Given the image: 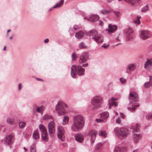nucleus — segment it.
Returning a JSON list of instances; mask_svg holds the SVG:
<instances>
[{"mask_svg": "<svg viewBox=\"0 0 152 152\" xmlns=\"http://www.w3.org/2000/svg\"><path fill=\"white\" fill-rule=\"evenodd\" d=\"M84 118L82 116L80 115H75L73 117L71 129L73 131H79L84 126Z\"/></svg>", "mask_w": 152, "mask_h": 152, "instance_id": "nucleus-1", "label": "nucleus"}, {"mask_svg": "<svg viewBox=\"0 0 152 152\" xmlns=\"http://www.w3.org/2000/svg\"><path fill=\"white\" fill-rule=\"evenodd\" d=\"M85 69L80 65L77 67L75 65H72L71 67V75L73 78H75L76 76L75 71L79 75H83L84 74Z\"/></svg>", "mask_w": 152, "mask_h": 152, "instance_id": "nucleus-2", "label": "nucleus"}, {"mask_svg": "<svg viewBox=\"0 0 152 152\" xmlns=\"http://www.w3.org/2000/svg\"><path fill=\"white\" fill-rule=\"evenodd\" d=\"M129 95V99L130 100V102L132 104V107H128V109L130 111H133L137 107L139 106V104L137 103H136L135 104L132 103L134 102H136L138 101V96L137 94L136 93L132 94L131 92L130 93Z\"/></svg>", "mask_w": 152, "mask_h": 152, "instance_id": "nucleus-3", "label": "nucleus"}, {"mask_svg": "<svg viewBox=\"0 0 152 152\" xmlns=\"http://www.w3.org/2000/svg\"><path fill=\"white\" fill-rule=\"evenodd\" d=\"M114 131L115 135L121 139L126 138L129 134L127 130L123 127H116L114 129Z\"/></svg>", "mask_w": 152, "mask_h": 152, "instance_id": "nucleus-4", "label": "nucleus"}, {"mask_svg": "<svg viewBox=\"0 0 152 152\" xmlns=\"http://www.w3.org/2000/svg\"><path fill=\"white\" fill-rule=\"evenodd\" d=\"M131 128L133 129V139L134 141L135 142H137L142 138V134L139 132V125L138 123H137L135 126H132Z\"/></svg>", "mask_w": 152, "mask_h": 152, "instance_id": "nucleus-5", "label": "nucleus"}, {"mask_svg": "<svg viewBox=\"0 0 152 152\" xmlns=\"http://www.w3.org/2000/svg\"><path fill=\"white\" fill-rule=\"evenodd\" d=\"M67 107V105L64 102H58L56 106V110L58 111V116H62L66 114L64 109Z\"/></svg>", "mask_w": 152, "mask_h": 152, "instance_id": "nucleus-6", "label": "nucleus"}, {"mask_svg": "<svg viewBox=\"0 0 152 152\" xmlns=\"http://www.w3.org/2000/svg\"><path fill=\"white\" fill-rule=\"evenodd\" d=\"M102 102V99L101 97L96 96L94 97L91 101V104L93 106L92 110H96L99 108Z\"/></svg>", "mask_w": 152, "mask_h": 152, "instance_id": "nucleus-7", "label": "nucleus"}, {"mask_svg": "<svg viewBox=\"0 0 152 152\" xmlns=\"http://www.w3.org/2000/svg\"><path fill=\"white\" fill-rule=\"evenodd\" d=\"M65 131L64 128L59 126L57 128V136L58 138L62 141L65 140Z\"/></svg>", "mask_w": 152, "mask_h": 152, "instance_id": "nucleus-8", "label": "nucleus"}, {"mask_svg": "<svg viewBox=\"0 0 152 152\" xmlns=\"http://www.w3.org/2000/svg\"><path fill=\"white\" fill-rule=\"evenodd\" d=\"M48 128L49 135L51 137H53L55 131V123L53 121H50L48 123Z\"/></svg>", "mask_w": 152, "mask_h": 152, "instance_id": "nucleus-9", "label": "nucleus"}, {"mask_svg": "<svg viewBox=\"0 0 152 152\" xmlns=\"http://www.w3.org/2000/svg\"><path fill=\"white\" fill-rule=\"evenodd\" d=\"M152 36V34L147 30L142 31L140 34V37L142 39L145 40Z\"/></svg>", "mask_w": 152, "mask_h": 152, "instance_id": "nucleus-10", "label": "nucleus"}, {"mask_svg": "<svg viewBox=\"0 0 152 152\" xmlns=\"http://www.w3.org/2000/svg\"><path fill=\"white\" fill-rule=\"evenodd\" d=\"M88 58V53L86 52H83L80 56L79 63L80 64H82L85 63Z\"/></svg>", "mask_w": 152, "mask_h": 152, "instance_id": "nucleus-11", "label": "nucleus"}, {"mask_svg": "<svg viewBox=\"0 0 152 152\" xmlns=\"http://www.w3.org/2000/svg\"><path fill=\"white\" fill-rule=\"evenodd\" d=\"M117 100L118 99L113 97L108 100V106L109 109H111V106H116L118 105V103L115 101Z\"/></svg>", "mask_w": 152, "mask_h": 152, "instance_id": "nucleus-12", "label": "nucleus"}, {"mask_svg": "<svg viewBox=\"0 0 152 152\" xmlns=\"http://www.w3.org/2000/svg\"><path fill=\"white\" fill-rule=\"evenodd\" d=\"M96 132L94 130L90 131L88 133V135L91 137L90 140L91 144L94 143L96 139Z\"/></svg>", "mask_w": 152, "mask_h": 152, "instance_id": "nucleus-13", "label": "nucleus"}, {"mask_svg": "<svg viewBox=\"0 0 152 152\" xmlns=\"http://www.w3.org/2000/svg\"><path fill=\"white\" fill-rule=\"evenodd\" d=\"M92 38L98 43H102L103 41V37L100 34H98L95 36H93Z\"/></svg>", "mask_w": 152, "mask_h": 152, "instance_id": "nucleus-14", "label": "nucleus"}, {"mask_svg": "<svg viewBox=\"0 0 152 152\" xmlns=\"http://www.w3.org/2000/svg\"><path fill=\"white\" fill-rule=\"evenodd\" d=\"M99 17L97 15H92L89 18H84V19L86 20L91 22H95L99 19Z\"/></svg>", "mask_w": 152, "mask_h": 152, "instance_id": "nucleus-15", "label": "nucleus"}, {"mask_svg": "<svg viewBox=\"0 0 152 152\" xmlns=\"http://www.w3.org/2000/svg\"><path fill=\"white\" fill-rule=\"evenodd\" d=\"M117 26L116 25H112L111 24H109L108 26V28L107 29L109 34H110L114 32L117 29Z\"/></svg>", "mask_w": 152, "mask_h": 152, "instance_id": "nucleus-16", "label": "nucleus"}, {"mask_svg": "<svg viewBox=\"0 0 152 152\" xmlns=\"http://www.w3.org/2000/svg\"><path fill=\"white\" fill-rule=\"evenodd\" d=\"M136 67V66L134 64H129L127 65L126 67V72L128 73H130L131 71L132 70H134Z\"/></svg>", "mask_w": 152, "mask_h": 152, "instance_id": "nucleus-17", "label": "nucleus"}, {"mask_svg": "<svg viewBox=\"0 0 152 152\" xmlns=\"http://www.w3.org/2000/svg\"><path fill=\"white\" fill-rule=\"evenodd\" d=\"M75 137L76 140L78 142H82L84 140L83 137L81 134H77Z\"/></svg>", "mask_w": 152, "mask_h": 152, "instance_id": "nucleus-18", "label": "nucleus"}, {"mask_svg": "<svg viewBox=\"0 0 152 152\" xmlns=\"http://www.w3.org/2000/svg\"><path fill=\"white\" fill-rule=\"evenodd\" d=\"M84 36V33L81 31H79L76 32L75 34L76 38L78 39H82L83 37Z\"/></svg>", "mask_w": 152, "mask_h": 152, "instance_id": "nucleus-19", "label": "nucleus"}, {"mask_svg": "<svg viewBox=\"0 0 152 152\" xmlns=\"http://www.w3.org/2000/svg\"><path fill=\"white\" fill-rule=\"evenodd\" d=\"M13 136L11 134H10L6 137V142L9 144H11L13 142Z\"/></svg>", "mask_w": 152, "mask_h": 152, "instance_id": "nucleus-20", "label": "nucleus"}, {"mask_svg": "<svg viewBox=\"0 0 152 152\" xmlns=\"http://www.w3.org/2000/svg\"><path fill=\"white\" fill-rule=\"evenodd\" d=\"M48 134L47 131L42 132V138L45 142H47L48 140Z\"/></svg>", "mask_w": 152, "mask_h": 152, "instance_id": "nucleus-21", "label": "nucleus"}, {"mask_svg": "<svg viewBox=\"0 0 152 152\" xmlns=\"http://www.w3.org/2000/svg\"><path fill=\"white\" fill-rule=\"evenodd\" d=\"M98 34L97 31L95 29H92L88 32L87 33V34L88 35L90 36L92 35L93 36L97 35Z\"/></svg>", "mask_w": 152, "mask_h": 152, "instance_id": "nucleus-22", "label": "nucleus"}, {"mask_svg": "<svg viewBox=\"0 0 152 152\" xmlns=\"http://www.w3.org/2000/svg\"><path fill=\"white\" fill-rule=\"evenodd\" d=\"M33 138L34 140H36L39 138V134L37 130H35L33 134Z\"/></svg>", "mask_w": 152, "mask_h": 152, "instance_id": "nucleus-23", "label": "nucleus"}, {"mask_svg": "<svg viewBox=\"0 0 152 152\" xmlns=\"http://www.w3.org/2000/svg\"><path fill=\"white\" fill-rule=\"evenodd\" d=\"M64 2V0H60L53 7V8H56L58 7H61L63 5Z\"/></svg>", "mask_w": 152, "mask_h": 152, "instance_id": "nucleus-24", "label": "nucleus"}, {"mask_svg": "<svg viewBox=\"0 0 152 152\" xmlns=\"http://www.w3.org/2000/svg\"><path fill=\"white\" fill-rule=\"evenodd\" d=\"M45 109V106L43 105H41L37 108V111L38 113H40L41 115H42L43 111Z\"/></svg>", "mask_w": 152, "mask_h": 152, "instance_id": "nucleus-25", "label": "nucleus"}, {"mask_svg": "<svg viewBox=\"0 0 152 152\" xmlns=\"http://www.w3.org/2000/svg\"><path fill=\"white\" fill-rule=\"evenodd\" d=\"M39 128L40 131L42 132H45L47 131V130L45 126L42 124H40L39 126Z\"/></svg>", "mask_w": 152, "mask_h": 152, "instance_id": "nucleus-26", "label": "nucleus"}, {"mask_svg": "<svg viewBox=\"0 0 152 152\" xmlns=\"http://www.w3.org/2000/svg\"><path fill=\"white\" fill-rule=\"evenodd\" d=\"M109 114L107 112H105L103 113L101 115V116L102 119H106L109 116Z\"/></svg>", "mask_w": 152, "mask_h": 152, "instance_id": "nucleus-27", "label": "nucleus"}, {"mask_svg": "<svg viewBox=\"0 0 152 152\" xmlns=\"http://www.w3.org/2000/svg\"><path fill=\"white\" fill-rule=\"evenodd\" d=\"M69 120V119L68 117L67 116H65L63 119L62 124L63 125H65L66 124H67L68 123Z\"/></svg>", "mask_w": 152, "mask_h": 152, "instance_id": "nucleus-28", "label": "nucleus"}, {"mask_svg": "<svg viewBox=\"0 0 152 152\" xmlns=\"http://www.w3.org/2000/svg\"><path fill=\"white\" fill-rule=\"evenodd\" d=\"M43 118L44 120H47L50 119H52V116L48 114H46L44 115Z\"/></svg>", "mask_w": 152, "mask_h": 152, "instance_id": "nucleus-29", "label": "nucleus"}, {"mask_svg": "<svg viewBox=\"0 0 152 152\" xmlns=\"http://www.w3.org/2000/svg\"><path fill=\"white\" fill-rule=\"evenodd\" d=\"M123 150L122 149L118 146L116 147L114 149V152H122Z\"/></svg>", "mask_w": 152, "mask_h": 152, "instance_id": "nucleus-30", "label": "nucleus"}, {"mask_svg": "<svg viewBox=\"0 0 152 152\" xmlns=\"http://www.w3.org/2000/svg\"><path fill=\"white\" fill-rule=\"evenodd\" d=\"M26 125V123L24 122H20L19 123V128L20 129L23 128Z\"/></svg>", "mask_w": 152, "mask_h": 152, "instance_id": "nucleus-31", "label": "nucleus"}, {"mask_svg": "<svg viewBox=\"0 0 152 152\" xmlns=\"http://www.w3.org/2000/svg\"><path fill=\"white\" fill-rule=\"evenodd\" d=\"M99 134L100 136L105 137L107 136V134L105 131H101L99 132Z\"/></svg>", "mask_w": 152, "mask_h": 152, "instance_id": "nucleus-32", "label": "nucleus"}, {"mask_svg": "<svg viewBox=\"0 0 152 152\" xmlns=\"http://www.w3.org/2000/svg\"><path fill=\"white\" fill-rule=\"evenodd\" d=\"M133 32V30L131 28H129L126 31V36H127V35H128V34H129V35H132Z\"/></svg>", "mask_w": 152, "mask_h": 152, "instance_id": "nucleus-33", "label": "nucleus"}, {"mask_svg": "<svg viewBox=\"0 0 152 152\" xmlns=\"http://www.w3.org/2000/svg\"><path fill=\"white\" fill-rule=\"evenodd\" d=\"M148 5H146L143 7L141 9V12H145L148 11Z\"/></svg>", "mask_w": 152, "mask_h": 152, "instance_id": "nucleus-34", "label": "nucleus"}, {"mask_svg": "<svg viewBox=\"0 0 152 152\" xmlns=\"http://www.w3.org/2000/svg\"><path fill=\"white\" fill-rule=\"evenodd\" d=\"M30 152H36V147L34 145H32L31 146L30 149Z\"/></svg>", "mask_w": 152, "mask_h": 152, "instance_id": "nucleus-35", "label": "nucleus"}, {"mask_svg": "<svg viewBox=\"0 0 152 152\" xmlns=\"http://www.w3.org/2000/svg\"><path fill=\"white\" fill-rule=\"evenodd\" d=\"M7 122L10 124H12L14 123V120L12 118H8L7 120Z\"/></svg>", "mask_w": 152, "mask_h": 152, "instance_id": "nucleus-36", "label": "nucleus"}, {"mask_svg": "<svg viewBox=\"0 0 152 152\" xmlns=\"http://www.w3.org/2000/svg\"><path fill=\"white\" fill-rule=\"evenodd\" d=\"M111 11L110 10H102L100 12L101 14H106L108 13Z\"/></svg>", "mask_w": 152, "mask_h": 152, "instance_id": "nucleus-37", "label": "nucleus"}, {"mask_svg": "<svg viewBox=\"0 0 152 152\" xmlns=\"http://www.w3.org/2000/svg\"><path fill=\"white\" fill-rule=\"evenodd\" d=\"M144 87L145 88H148L150 87L151 86V85L149 82H145L144 84Z\"/></svg>", "mask_w": 152, "mask_h": 152, "instance_id": "nucleus-38", "label": "nucleus"}, {"mask_svg": "<svg viewBox=\"0 0 152 152\" xmlns=\"http://www.w3.org/2000/svg\"><path fill=\"white\" fill-rule=\"evenodd\" d=\"M133 38L132 35H130L128 34V35L126 36V40L127 41H129L132 39Z\"/></svg>", "mask_w": 152, "mask_h": 152, "instance_id": "nucleus-39", "label": "nucleus"}, {"mask_svg": "<svg viewBox=\"0 0 152 152\" xmlns=\"http://www.w3.org/2000/svg\"><path fill=\"white\" fill-rule=\"evenodd\" d=\"M79 47L81 49L84 48L86 47V46L84 43L83 42H82L79 44Z\"/></svg>", "mask_w": 152, "mask_h": 152, "instance_id": "nucleus-40", "label": "nucleus"}, {"mask_svg": "<svg viewBox=\"0 0 152 152\" xmlns=\"http://www.w3.org/2000/svg\"><path fill=\"white\" fill-rule=\"evenodd\" d=\"M146 118L148 120L152 119V113H149L147 114L146 116Z\"/></svg>", "mask_w": 152, "mask_h": 152, "instance_id": "nucleus-41", "label": "nucleus"}, {"mask_svg": "<svg viewBox=\"0 0 152 152\" xmlns=\"http://www.w3.org/2000/svg\"><path fill=\"white\" fill-rule=\"evenodd\" d=\"M150 65L151 66V60H149V61H147L146 62L145 64L144 68H146L149 65Z\"/></svg>", "mask_w": 152, "mask_h": 152, "instance_id": "nucleus-42", "label": "nucleus"}, {"mask_svg": "<svg viewBox=\"0 0 152 152\" xmlns=\"http://www.w3.org/2000/svg\"><path fill=\"white\" fill-rule=\"evenodd\" d=\"M73 28L74 30H76L80 29L81 27L79 25H75L74 26Z\"/></svg>", "mask_w": 152, "mask_h": 152, "instance_id": "nucleus-43", "label": "nucleus"}, {"mask_svg": "<svg viewBox=\"0 0 152 152\" xmlns=\"http://www.w3.org/2000/svg\"><path fill=\"white\" fill-rule=\"evenodd\" d=\"M120 81L121 83L124 84L126 83V79L121 77L120 79Z\"/></svg>", "mask_w": 152, "mask_h": 152, "instance_id": "nucleus-44", "label": "nucleus"}, {"mask_svg": "<svg viewBox=\"0 0 152 152\" xmlns=\"http://www.w3.org/2000/svg\"><path fill=\"white\" fill-rule=\"evenodd\" d=\"M72 60L73 61H75L76 59L77 56L74 53H73L72 55Z\"/></svg>", "mask_w": 152, "mask_h": 152, "instance_id": "nucleus-45", "label": "nucleus"}, {"mask_svg": "<svg viewBox=\"0 0 152 152\" xmlns=\"http://www.w3.org/2000/svg\"><path fill=\"white\" fill-rule=\"evenodd\" d=\"M140 18V17H137V20H134V23L136 24H139L140 23V22L139 20V19Z\"/></svg>", "mask_w": 152, "mask_h": 152, "instance_id": "nucleus-46", "label": "nucleus"}, {"mask_svg": "<svg viewBox=\"0 0 152 152\" xmlns=\"http://www.w3.org/2000/svg\"><path fill=\"white\" fill-rule=\"evenodd\" d=\"M149 77H150V79L149 80V82L150 83L151 86H152V78L151 77V76H149Z\"/></svg>", "mask_w": 152, "mask_h": 152, "instance_id": "nucleus-47", "label": "nucleus"}, {"mask_svg": "<svg viewBox=\"0 0 152 152\" xmlns=\"http://www.w3.org/2000/svg\"><path fill=\"white\" fill-rule=\"evenodd\" d=\"M121 122V120L119 118H118L116 120V123H117L118 124H120V123Z\"/></svg>", "mask_w": 152, "mask_h": 152, "instance_id": "nucleus-48", "label": "nucleus"}, {"mask_svg": "<svg viewBox=\"0 0 152 152\" xmlns=\"http://www.w3.org/2000/svg\"><path fill=\"white\" fill-rule=\"evenodd\" d=\"M88 63H86V64H83L81 66H82V67H86L88 66Z\"/></svg>", "mask_w": 152, "mask_h": 152, "instance_id": "nucleus-49", "label": "nucleus"}, {"mask_svg": "<svg viewBox=\"0 0 152 152\" xmlns=\"http://www.w3.org/2000/svg\"><path fill=\"white\" fill-rule=\"evenodd\" d=\"M96 121H97L98 122H101L102 121H103V120L102 119H96Z\"/></svg>", "mask_w": 152, "mask_h": 152, "instance_id": "nucleus-50", "label": "nucleus"}, {"mask_svg": "<svg viewBox=\"0 0 152 152\" xmlns=\"http://www.w3.org/2000/svg\"><path fill=\"white\" fill-rule=\"evenodd\" d=\"M108 46V45H107L105 44H103L102 45V47L105 48H106Z\"/></svg>", "mask_w": 152, "mask_h": 152, "instance_id": "nucleus-51", "label": "nucleus"}, {"mask_svg": "<svg viewBox=\"0 0 152 152\" xmlns=\"http://www.w3.org/2000/svg\"><path fill=\"white\" fill-rule=\"evenodd\" d=\"M114 12L115 13V14L117 16H118L119 15V12L118 11L116 12L115 11H114Z\"/></svg>", "mask_w": 152, "mask_h": 152, "instance_id": "nucleus-52", "label": "nucleus"}, {"mask_svg": "<svg viewBox=\"0 0 152 152\" xmlns=\"http://www.w3.org/2000/svg\"><path fill=\"white\" fill-rule=\"evenodd\" d=\"M49 41V39L48 38H47L44 40V42L45 43H47Z\"/></svg>", "mask_w": 152, "mask_h": 152, "instance_id": "nucleus-53", "label": "nucleus"}, {"mask_svg": "<svg viewBox=\"0 0 152 152\" xmlns=\"http://www.w3.org/2000/svg\"><path fill=\"white\" fill-rule=\"evenodd\" d=\"M120 115L122 118H125V116L122 113H120Z\"/></svg>", "mask_w": 152, "mask_h": 152, "instance_id": "nucleus-54", "label": "nucleus"}, {"mask_svg": "<svg viewBox=\"0 0 152 152\" xmlns=\"http://www.w3.org/2000/svg\"><path fill=\"white\" fill-rule=\"evenodd\" d=\"M25 137L26 138H27L29 137V135L27 133H26L25 134Z\"/></svg>", "mask_w": 152, "mask_h": 152, "instance_id": "nucleus-55", "label": "nucleus"}, {"mask_svg": "<svg viewBox=\"0 0 152 152\" xmlns=\"http://www.w3.org/2000/svg\"><path fill=\"white\" fill-rule=\"evenodd\" d=\"M21 83H20L19 85V87H18V89L19 90H20L21 89Z\"/></svg>", "mask_w": 152, "mask_h": 152, "instance_id": "nucleus-56", "label": "nucleus"}, {"mask_svg": "<svg viewBox=\"0 0 152 152\" xmlns=\"http://www.w3.org/2000/svg\"><path fill=\"white\" fill-rule=\"evenodd\" d=\"M99 24L100 26H102L103 25V22L100 21H99Z\"/></svg>", "mask_w": 152, "mask_h": 152, "instance_id": "nucleus-57", "label": "nucleus"}, {"mask_svg": "<svg viewBox=\"0 0 152 152\" xmlns=\"http://www.w3.org/2000/svg\"><path fill=\"white\" fill-rule=\"evenodd\" d=\"M37 80H40V81H43V80H42V79H40V78H37Z\"/></svg>", "mask_w": 152, "mask_h": 152, "instance_id": "nucleus-58", "label": "nucleus"}, {"mask_svg": "<svg viewBox=\"0 0 152 152\" xmlns=\"http://www.w3.org/2000/svg\"><path fill=\"white\" fill-rule=\"evenodd\" d=\"M6 46H4V48H3V50H6Z\"/></svg>", "mask_w": 152, "mask_h": 152, "instance_id": "nucleus-59", "label": "nucleus"}, {"mask_svg": "<svg viewBox=\"0 0 152 152\" xmlns=\"http://www.w3.org/2000/svg\"><path fill=\"white\" fill-rule=\"evenodd\" d=\"M23 149L25 151H26L28 150L27 149H26V148L25 147H24Z\"/></svg>", "mask_w": 152, "mask_h": 152, "instance_id": "nucleus-60", "label": "nucleus"}, {"mask_svg": "<svg viewBox=\"0 0 152 152\" xmlns=\"http://www.w3.org/2000/svg\"><path fill=\"white\" fill-rule=\"evenodd\" d=\"M151 64V66H152V58L150 60Z\"/></svg>", "mask_w": 152, "mask_h": 152, "instance_id": "nucleus-61", "label": "nucleus"}, {"mask_svg": "<svg viewBox=\"0 0 152 152\" xmlns=\"http://www.w3.org/2000/svg\"><path fill=\"white\" fill-rule=\"evenodd\" d=\"M10 31V30L9 29V30H8V31H7V35H8V33Z\"/></svg>", "mask_w": 152, "mask_h": 152, "instance_id": "nucleus-62", "label": "nucleus"}, {"mask_svg": "<svg viewBox=\"0 0 152 152\" xmlns=\"http://www.w3.org/2000/svg\"><path fill=\"white\" fill-rule=\"evenodd\" d=\"M12 39V36H11L10 37V39Z\"/></svg>", "mask_w": 152, "mask_h": 152, "instance_id": "nucleus-63", "label": "nucleus"}, {"mask_svg": "<svg viewBox=\"0 0 152 152\" xmlns=\"http://www.w3.org/2000/svg\"><path fill=\"white\" fill-rule=\"evenodd\" d=\"M132 152H137V150H134Z\"/></svg>", "mask_w": 152, "mask_h": 152, "instance_id": "nucleus-64", "label": "nucleus"}]
</instances>
